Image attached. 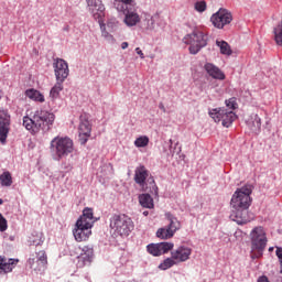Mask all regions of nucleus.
I'll list each match as a JSON object with an SVG mask.
<instances>
[{"instance_id": "1", "label": "nucleus", "mask_w": 282, "mask_h": 282, "mask_svg": "<svg viewBox=\"0 0 282 282\" xmlns=\"http://www.w3.org/2000/svg\"><path fill=\"white\" fill-rule=\"evenodd\" d=\"M250 195H252V185L247 184L238 188L231 197L230 219L237 221L239 226H243V224H248L251 220L250 215H248V209L252 204Z\"/></svg>"}, {"instance_id": "2", "label": "nucleus", "mask_w": 282, "mask_h": 282, "mask_svg": "<svg viewBox=\"0 0 282 282\" xmlns=\"http://www.w3.org/2000/svg\"><path fill=\"white\" fill-rule=\"evenodd\" d=\"M54 120H56L54 112L40 109L36 110L31 117L24 116L22 119V124L26 131H30L31 133H39V131H44L45 133L52 129Z\"/></svg>"}, {"instance_id": "3", "label": "nucleus", "mask_w": 282, "mask_h": 282, "mask_svg": "<svg viewBox=\"0 0 282 282\" xmlns=\"http://www.w3.org/2000/svg\"><path fill=\"white\" fill-rule=\"evenodd\" d=\"M50 149L53 160L61 162L74 153V140L68 137H55L51 141Z\"/></svg>"}, {"instance_id": "4", "label": "nucleus", "mask_w": 282, "mask_h": 282, "mask_svg": "<svg viewBox=\"0 0 282 282\" xmlns=\"http://www.w3.org/2000/svg\"><path fill=\"white\" fill-rule=\"evenodd\" d=\"M109 221L113 235H118L119 237H129L133 228H135L131 217L124 214H113L110 216Z\"/></svg>"}, {"instance_id": "5", "label": "nucleus", "mask_w": 282, "mask_h": 282, "mask_svg": "<svg viewBox=\"0 0 282 282\" xmlns=\"http://www.w3.org/2000/svg\"><path fill=\"white\" fill-rule=\"evenodd\" d=\"M251 239V259H261L263 250L268 246V237L263 227H256L250 232Z\"/></svg>"}, {"instance_id": "6", "label": "nucleus", "mask_w": 282, "mask_h": 282, "mask_svg": "<svg viewBox=\"0 0 282 282\" xmlns=\"http://www.w3.org/2000/svg\"><path fill=\"white\" fill-rule=\"evenodd\" d=\"M183 43L189 45V54H198L203 47L208 45V34L200 31H194L184 36Z\"/></svg>"}, {"instance_id": "7", "label": "nucleus", "mask_w": 282, "mask_h": 282, "mask_svg": "<svg viewBox=\"0 0 282 282\" xmlns=\"http://www.w3.org/2000/svg\"><path fill=\"white\" fill-rule=\"evenodd\" d=\"M209 116L216 122H221L223 127H230L234 121L237 120V115L235 111L229 110L228 108H215L209 110Z\"/></svg>"}, {"instance_id": "8", "label": "nucleus", "mask_w": 282, "mask_h": 282, "mask_svg": "<svg viewBox=\"0 0 282 282\" xmlns=\"http://www.w3.org/2000/svg\"><path fill=\"white\" fill-rule=\"evenodd\" d=\"M210 21L214 28H217V30H224L226 25H230V23H232V13L228 11V9H219L210 17Z\"/></svg>"}, {"instance_id": "9", "label": "nucleus", "mask_w": 282, "mask_h": 282, "mask_svg": "<svg viewBox=\"0 0 282 282\" xmlns=\"http://www.w3.org/2000/svg\"><path fill=\"white\" fill-rule=\"evenodd\" d=\"M26 265L31 270H34V272H43L47 265V256L45 254V251H39L35 254H31Z\"/></svg>"}, {"instance_id": "10", "label": "nucleus", "mask_w": 282, "mask_h": 282, "mask_svg": "<svg viewBox=\"0 0 282 282\" xmlns=\"http://www.w3.org/2000/svg\"><path fill=\"white\" fill-rule=\"evenodd\" d=\"M53 69L57 83H65L69 76V65L63 58H56L53 62Z\"/></svg>"}, {"instance_id": "11", "label": "nucleus", "mask_w": 282, "mask_h": 282, "mask_svg": "<svg viewBox=\"0 0 282 282\" xmlns=\"http://www.w3.org/2000/svg\"><path fill=\"white\" fill-rule=\"evenodd\" d=\"M91 228L93 227L89 224L86 225L85 223L77 220L73 230L74 238L78 242L87 241V239L91 237Z\"/></svg>"}, {"instance_id": "12", "label": "nucleus", "mask_w": 282, "mask_h": 282, "mask_svg": "<svg viewBox=\"0 0 282 282\" xmlns=\"http://www.w3.org/2000/svg\"><path fill=\"white\" fill-rule=\"evenodd\" d=\"M8 133H10V113L6 109L0 108V142L6 144L8 140Z\"/></svg>"}, {"instance_id": "13", "label": "nucleus", "mask_w": 282, "mask_h": 282, "mask_svg": "<svg viewBox=\"0 0 282 282\" xmlns=\"http://www.w3.org/2000/svg\"><path fill=\"white\" fill-rule=\"evenodd\" d=\"M88 11L93 15L95 21L105 19V4L102 0H86Z\"/></svg>"}, {"instance_id": "14", "label": "nucleus", "mask_w": 282, "mask_h": 282, "mask_svg": "<svg viewBox=\"0 0 282 282\" xmlns=\"http://www.w3.org/2000/svg\"><path fill=\"white\" fill-rule=\"evenodd\" d=\"M160 21V15H147L143 21V30H145L148 34L160 32V30L163 28Z\"/></svg>"}, {"instance_id": "15", "label": "nucleus", "mask_w": 282, "mask_h": 282, "mask_svg": "<svg viewBox=\"0 0 282 282\" xmlns=\"http://www.w3.org/2000/svg\"><path fill=\"white\" fill-rule=\"evenodd\" d=\"M121 12L124 14L123 23H126L128 28H135V25L142 21V18H140V14L134 8L126 9Z\"/></svg>"}, {"instance_id": "16", "label": "nucleus", "mask_w": 282, "mask_h": 282, "mask_svg": "<svg viewBox=\"0 0 282 282\" xmlns=\"http://www.w3.org/2000/svg\"><path fill=\"white\" fill-rule=\"evenodd\" d=\"M191 248L181 246L175 250H172L171 257L175 260L176 263H184L191 259Z\"/></svg>"}, {"instance_id": "17", "label": "nucleus", "mask_w": 282, "mask_h": 282, "mask_svg": "<svg viewBox=\"0 0 282 282\" xmlns=\"http://www.w3.org/2000/svg\"><path fill=\"white\" fill-rule=\"evenodd\" d=\"M19 259L7 258L6 256H0V275L9 274L14 268H17Z\"/></svg>"}, {"instance_id": "18", "label": "nucleus", "mask_w": 282, "mask_h": 282, "mask_svg": "<svg viewBox=\"0 0 282 282\" xmlns=\"http://www.w3.org/2000/svg\"><path fill=\"white\" fill-rule=\"evenodd\" d=\"M149 178V170L144 165H140L139 167L135 169L134 171V182L141 188H144L147 186V180Z\"/></svg>"}, {"instance_id": "19", "label": "nucleus", "mask_w": 282, "mask_h": 282, "mask_svg": "<svg viewBox=\"0 0 282 282\" xmlns=\"http://www.w3.org/2000/svg\"><path fill=\"white\" fill-rule=\"evenodd\" d=\"M204 69L208 74V76H210L215 80H225L226 79V75L224 74V72H221V69L213 63H206L204 65Z\"/></svg>"}, {"instance_id": "20", "label": "nucleus", "mask_w": 282, "mask_h": 282, "mask_svg": "<svg viewBox=\"0 0 282 282\" xmlns=\"http://www.w3.org/2000/svg\"><path fill=\"white\" fill-rule=\"evenodd\" d=\"M94 261V248L86 246L82 249V253L78 257L79 265H89Z\"/></svg>"}, {"instance_id": "21", "label": "nucleus", "mask_w": 282, "mask_h": 282, "mask_svg": "<svg viewBox=\"0 0 282 282\" xmlns=\"http://www.w3.org/2000/svg\"><path fill=\"white\" fill-rule=\"evenodd\" d=\"M79 135L89 138L91 135V123H89V116L86 113L79 117Z\"/></svg>"}, {"instance_id": "22", "label": "nucleus", "mask_w": 282, "mask_h": 282, "mask_svg": "<svg viewBox=\"0 0 282 282\" xmlns=\"http://www.w3.org/2000/svg\"><path fill=\"white\" fill-rule=\"evenodd\" d=\"M247 127L252 133H259L261 131V118L259 115H251L247 120Z\"/></svg>"}, {"instance_id": "23", "label": "nucleus", "mask_w": 282, "mask_h": 282, "mask_svg": "<svg viewBox=\"0 0 282 282\" xmlns=\"http://www.w3.org/2000/svg\"><path fill=\"white\" fill-rule=\"evenodd\" d=\"M82 224H89V226L94 227L96 220H94V209L86 207L83 210V215L77 219Z\"/></svg>"}, {"instance_id": "24", "label": "nucleus", "mask_w": 282, "mask_h": 282, "mask_svg": "<svg viewBox=\"0 0 282 282\" xmlns=\"http://www.w3.org/2000/svg\"><path fill=\"white\" fill-rule=\"evenodd\" d=\"M165 217L170 221L166 228L175 235V231L182 228V224L171 213L165 214Z\"/></svg>"}, {"instance_id": "25", "label": "nucleus", "mask_w": 282, "mask_h": 282, "mask_svg": "<svg viewBox=\"0 0 282 282\" xmlns=\"http://www.w3.org/2000/svg\"><path fill=\"white\" fill-rule=\"evenodd\" d=\"M26 98H30V100H34L35 102H45V96L41 94V91L31 88L25 91Z\"/></svg>"}, {"instance_id": "26", "label": "nucleus", "mask_w": 282, "mask_h": 282, "mask_svg": "<svg viewBox=\"0 0 282 282\" xmlns=\"http://www.w3.org/2000/svg\"><path fill=\"white\" fill-rule=\"evenodd\" d=\"M115 8L118 12H122L124 10H129L133 8V0H116Z\"/></svg>"}, {"instance_id": "27", "label": "nucleus", "mask_w": 282, "mask_h": 282, "mask_svg": "<svg viewBox=\"0 0 282 282\" xmlns=\"http://www.w3.org/2000/svg\"><path fill=\"white\" fill-rule=\"evenodd\" d=\"M217 47L220 50V54H224L225 56H230L232 54V48H230V44L224 40H217L216 41Z\"/></svg>"}, {"instance_id": "28", "label": "nucleus", "mask_w": 282, "mask_h": 282, "mask_svg": "<svg viewBox=\"0 0 282 282\" xmlns=\"http://www.w3.org/2000/svg\"><path fill=\"white\" fill-rule=\"evenodd\" d=\"M0 185L4 188H10V186H12V174L9 171H6L0 175Z\"/></svg>"}, {"instance_id": "29", "label": "nucleus", "mask_w": 282, "mask_h": 282, "mask_svg": "<svg viewBox=\"0 0 282 282\" xmlns=\"http://www.w3.org/2000/svg\"><path fill=\"white\" fill-rule=\"evenodd\" d=\"M139 204L143 208H153V198L149 194H141L139 196Z\"/></svg>"}, {"instance_id": "30", "label": "nucleus", "mask_w": 282, "mask_h": 282, "mask_svg": "<svg viewBox=\"0 0 282 282\" xmlns=\"http://www.w3.org/2000/svg\"><path fill=\"white\" fill-rule=\"evenodd\" d=\"M63 83L64 82H56L54 87L51 89L50 98H52V100H57V98L61 97V91L63 89Z\"/></svg>"}, {"instance_id": "31", "label": "nucleus", "mask_w": 282, "mask_h": 282, "mask_svg": "<svg viewBox=\"0 0 282 282\" xmlns=\"http://www.w3.org/2000/svg\"><path fill=\"white\" fill-rule=\"evenodd\" d=\"M156 237L159 239H172V237H174V234L171 230H169L166 227H162L158 229Z\"/></svg>"}, {"instance_id": "32", "label": "nucleus", "mask_w": 282, "mask_h": 282, "mask_svg": "<svg viewBox=\"0 0 282 282\" xmlns=\"http://www.w3.org/2000/svg\"><path fill=\"white\" fill-rule=\"evenodd\" d=\"M147 250L152 257H161L162 251L160 249V243H151L147 246Z\"/></svg>"}, {"instance_id": "33", "label": "nucleus", "mask_w": 282, "mask_h": 282, "mask_svg": "<svg viewBox=\"0 0 282 282\" xmlns=\"http://www.w3.org/2000/svg\"><path fill=\"white\" fill-rule=\"evenodd\" d=\"M134 147H137V149H144V147H149V137L141 135L137 138L134 141Z\"/></svg>"}, {"instance_id": "34", "label": "nucleus", "mask_w": 282, "mask_h": 282, "mask_svg": "<svg viewBox=\"0 0 282 282\" xmlns=\"http://www.w3.org/2000/svg\"><path fill=\"white\" fill-rule=\"evenodd\" d=\"M177 263L173 256L171 258L165 259L161 264H159V270H169L170 268H173Z\"/></svg>"}, {"instance_id": "35", "label": "nucleus", "mask_w": 282, "mask_h": 282, "mask_svg": "<svg viewBox=\"0 0 282 282\" xmlns=\"http://www.w3.org/2000/svg\"><path fill=\"white\" fill-rule=\"evenodd\" d=\"M159 248L161 250V254H166V252H171L175 245L173 242H159Z\"/></svg>"}, {"instance_id": "36", "label": "nucleus", "mask_w": 282, "mask_h": 282, "mask_svg": "<svg viewBox=\"0 0 282 282\" xmlns=\"http://www.w3.org/2000/svg\"><path fill=\"white\" fill-rule=\"evenodd\" d=\"M106 28L108 32H116L118 30V20H116L115 18L109 19Z\"/></svg>"}, {"instance_id": "37", "label": "nucleus", "mask_w": 282, "mask_h": 282, "mask_svg": "<svg viewBox=\"0 0 282 282\" xmlns=\"http://www.w3.org/2000/svg\"><path fill=\"white\" fill-rule=\"evenodd\" d=\"M98 23L101 30V36H104L105 39H109V36H111L109 32L111 31H107V24H105V21L101 19L100 21H98Z\"/></svg>"}, {"instance_id": "38", "label": "nucleus", "mask_w": 282, "mask_h": 282, "mask_svg": "<svg viewBox=\"0 0 282 282\" xmlns=\"http://www.w3.org/2000/svg\"><path fill=\"white\" fill-rule=\"evenodd\" d=\"M6 230H8V220L3 214H0V232H6Z\"/></svg>"}, {"instance_id": "39", "label": "nucleus", "mask_w": 282, "mask_h": 282, "mask_svg": "<svg viewBox=\"0 0 282 282\" xmlns=\"http://www.w3.org/2000/svg\"><path fill=\"white\" fill-rule=\"evenodd\" d=\"M43 243V234H37L35 239H30L31 246H41Z\"/></svg>"}, {"instance_id": "40", "label": "nucleus", "mask_w": 282, "mask_h": 282, "mask_svg": "<svg viewBox=\"0 0 282 282\" xmlns=\"http://www.w3.org/2000/svg\"><path fill=\"white\" fill-rule=\"evenodd\" d=\"M226 107L228 109H231V111H234V109H237V100L235 98H230L226 100Z\"/></svg>"}, {"instance_id": "41", "label": "nucleus", "mask_w": 282, "mask_h": 282, "mask_svg": "<svg viewBox=\"0 0 282 282\" xmlns=\"http://www.w3.org/2000/svg\"><path fill=\"white\" fill-rule=\"evenodd\" d=\"M195 10L197 12H205L206 11V2L204 1H198L195 3Z\"/></svg>"}, {"instance_id": "42", "label": "nucleus", "mask_w": 282, "mask_h": 282, "mask_svg": "<svg viewBox=\"0 0 282 282\" xmlns=\"http://www.w3.org/2000/svg\"><path fill=\"white\" fill-rule=\"evenodd\" d=\"M275 254H276L278 259H280V261H282V248L281 247L276 248Z\"/></svg>"}, {"instance_id": "43", "label": "nucleus", "mask_w": 282, "mask_h": 282, "mask_svg": "<svg viewBox=\"0 0 282 282\" xmlns=\"http://www.w3.org/2000/svg\"><path fill=\"white\" fill-rule=\"evenodd\" d=\"M135 53L140 56V58L144 59V53L142 52V50H140V47L135 48Z\"/></svg>"}, {"instance_id": "44", "label": "nucleus", "mask_w": 282, "mask_h": 282, "mask_svg": "<svg viewBox=\"0 0 282 282\" xmlns=\"http://www.w3.org/2000/svg\"><path fill=\"white\" fill-rule=\"evenodd\" d=\"M127 47H129V42H122L121 50H127Z\"/></svg>"}, {"instance_id": "45", "label": "nucleus", "mask_w": 282, "mask_h": 282, "mask_svg": "<svg viewBox=\"0 0 282 282\" xmlns=\"http://www.w3.org/2000/svg\"><path fill=\"white\" fill-rule=\"evenodd\" d=\"M159 109H161V111H166V108L164 107V104H159Z\"/></svg>"}, {"instance_id": "46", "label": "nucleus", "mask_w": 282, "mask_h": 282, "mask_svg": "<svg viewBox=\"0 0 282 282\" xmlns=\"http://www.w3.org/2000/svg\"><path fill=\"white\" fill-rule=\"evenodd\" d=\"M80 143H82V144H86V143H87V137H85L84 139L80 138Z\"/></svg>"}, {"instance_id": "47", "label": "nucleus", "mask_w": 282, "mask_h": 282, "mask_svg": "<svg viewBox=\"0 0 282 282\" xmlns=\"http://www.w3.org/2000/svg\"><path fill=\"white\" fill-rule=\"evenodd\" d=\"M144 217H149V210L143 212Z\"/></svg>"}, {"instance_id": "48", "label": "nucleus", "mask_w": 282, "mask_h": 282, "mask_svg": "<svg viewBox=\"0 0 282 282\" xmlns=\"http://www.w3.org/2000/svg\"><path fill=\"white\" fill-rule=\"evenodd\" d=\"M64 31H65V32H69V26H65V28H64Z\"/></svg>"}, {"instance_id": "49", "label": "nucleus", "mask_w": 282, "mask_h": 282, "mask_svg": "<svg viewBox=\"0 0 282 282\" xmlns=\"http://www.w3.org/2000/svg\"><path fill=\"white\" fill-rule=\"evenodd\" d=\"M173 147V140L170 139V149Z\"/></svg>"}, {"instance_id": "50", "label": "nucleus", "mask_w": 282, "mask_h": 282, "mask_svg": "<svg viewBox=\"0 0 282 282\" xmlns=\"http://www.w3.org/2000/svg\"><path fill=\"white\" fill-rule=\"evenodd\" d=\"M281 270L280 273L282 274V260H280Z\"/></svg>"}, {"instance_id": "51", "label": "nucleus", "mask_w": 282, "mask_h": 282, "mask_svg": "<svg viewBox=\"0 0 282 282\" xmlns=\"http://www.w3.org/2000/svg\"><path fill=\"white\" fill-rule=\"evenodd\" d=\"M272 250H274V247L269 248V252H272Z\"/></svg>"}, {"instance_id": "52", "label": "nucleus", "mask_w": 282, "mask_h": 282, "mask_svg": "<svg viewBox=\"0 0 282 282\" xmlns=\"http://www.w3.org/2000/svg\"><path fill=\"white\" fill-rule=\"evenodd\" d=\"M1 204H3V199L0 198V206H1Z\"/></svg>"}, {"instance_id": "53", "label": "nucleus", "mask_w": 282, "mask_h": 282, "mask_svg": "<svg viewBox=\"0 0 282 282\" xmlns=\"http://www.w3.org/2000/svg\"><path fill=\"white\" fill-rule=\"evenodd\" d=\"M108 169H111V164H108Z\"/></svg>"}]
</instances>
